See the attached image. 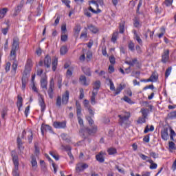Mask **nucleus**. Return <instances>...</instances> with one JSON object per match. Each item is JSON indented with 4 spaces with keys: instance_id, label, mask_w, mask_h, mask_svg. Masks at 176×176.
Instances as JSON below:
<instances>
[{
    "instance_id": "f257e3e1",
    "label": "nucleus",
    "mask_w": 176,
    "mask_h": 176,
    "mask_svg": "<svg viewBox=\"0 0 176 176\" xmlns=\"http://www.w3.org/2000/svg\"><path fill=\"white\" fill-rule=\"evenodd\" d=\"M20 48V40L18 37H14L12 41V46L10 52L11 60H16V53Z\"/></svg>"
},
{
    "instance_id": "f03ea898",
    "label": "nucleus",
    "mask_w": 176,
    "mask_h": 176,
    "mask_svg": "<svg viewBox=\"0 0 176 176\" xmlns=\"http://www.w3.org/2000/svg\"><path fill=\"white\" fill-rule=\"evenodd\" d=\"M94 5L95 8H96L97 10H95L94 9H93V7L89 6V10H90L91 12H92V13H94L95 14H97L98 13H101V10H100L98 8V5H100V6H104V1L102 0H97V1H89V5Z\"/></svg>"
},
{
    "instance_id": "7ed1b4c3",
    "label": "nucleus",
    "mask_w": 176,
    "mask_h": 176,
    "mask_svg": "<svg viewBox=\"0 0 176 176\" xmlns=\"http://www.w3.org/2000/svg\"><path fill=\"white\" fill-rule=\"evenodd\" d=\"M12 157L14 168L12 171V175L14 176H20V172L19 171V156L14 154V152L12 153Z\"/></svg>"
},
{
    "instance_id": "20e7f679",
    "label": "nucleus",
    "mask_w": 176,
    "mask_h": 176,
    "mask_svg": "<svg viewBox=\"0 0 176 176\" xmlns=\"http://www.w3.org/2000/svg\"><path fill=\"white\" fill-rule=\"evenodd\" d=\"M130 112L124 111L122 114L118 115L119 120V124L120 126H124V124H127V121L129 119H130Z\"/></svg>"
},
{
    "instance_id": "39448f33",
    "label": "nucleus",
    "mask_w": 176,
    "mask_h": 176,
    "mask_svg": "<svg viewBox=\"0 0 176 176\" xmlns=\"http://www.w3.org/2000/svg\"><path fill=\"white\" fill-rule=\"evenodd\" d=\"M97 133V126H94L91 129L89 128H82L81 129V135L84 138H86V136L87 134L91 135V134H96Z\"/></svg>"
},
{
    "instance_id": "423d86ee",
    "label": "nucleus",
    "mask_w": 176,
    "mask_h": 176,
    "mask_svg": "<svg viewBox=\"0 0 176 176\" xmlns=\"http://www.w3.org/2000/svg\"><path fill=\"white\" fill-rule=\"evenodd\" d=\"M25 135L28 136V141L29 144H31L34 138V133H32V130L29 129H27L26 131L25 130L23 131L21 138L24 139Z\"/></svg>"
},
{
    "instance_id": "0eeeda50",
    "label": "nucleus",
    "mask_w": 176,
    "mask_h": 176,
    "mask_svg": "<svg viewBox=\"0 0 176 176\" xmlns=\"http://www.w3.org/2000/svg\"><path fill=\"white\" fill-rule=\"evenodd\" d=\"M161 61L163 63V64H166L170 61V50H164V52L162 54Z\"/></svg>"
},
{
    "instance_id": "6e6552de",
    "label": "nucleus",
    "mask_w": 176,
    "mask_h": 176,
    "mask_svg": "<svg viewBox=\"0 0 176 176\" xmlns=\"http://www.w3.org/2000/svg\"><path fill=\"white\" fill-rule=\"evenodd\" d=\"M31 69H32V60L31 59H28L26 65L25 66V70L23 71V74L25 75H30Z\"/></svg>"
},
{
    "instance_id": "1a4fd4ad",
    "label": "nucleus",
    "mask_w": 176,
    "mask_h": 176,
    "mask_svg": "<svg viewBox=\"0 0 176 176\" xmlns=\"http://www.w3.org/2000/svg\"><path fill=\"white\" fill-rule=\"evenodd\" d=\"M86 168H89V165L86 163L80 162L76 166V173H81V171L86 170Z\"/></svg>"
},
{
    "instance_id": "9d476101",
    "label": "nucleus",
    "mask_w": 176,
    "mask_h": 176,
    "mask_svg": "<svg viewBox=\"0 0 176 176\" xmlns=\"http://www.w3.org/2000/svg\"><path fill=\"white\" fill-rule=\"evenodd\" d=\"M83 105L85 108V109L88 110V112L91 116H94V111H93V109L91 108V106L90 105V102L87 100H85L83 102Z\"/></svg>"
},
{
    "instance_id": "9b49d317",
    "label": "nucleus",
    "mask_w": 176,
    "mask_h": 176,
    "mask_svg": "<svg viewBox=\"0 0 176 176\" xmlns=\"http://www.w3.org/2000/svg\"><path fill=\"white\" fill-rule=\"evenodd\" d=\"M53 90H54V80L53 78H51L50 82V88L47 91V94L49 95L50 98H53Z\"/></svg>"
},
{
    "instance_id": "f8f14e48",
    "label": "nucleus",
    "mask_w": 176,
    "mask_h": 176,
    "mask_svg": "<svg viewBox=\"0 0 176 176\" xmlns=\"http://www.w3.org/2000/svg\"><path fill=\"white\" fill-rule=\"evenodd\" d=\"M69 100V91H65L62 96V104H63L64 105H67V104H68Z\"/></svg>"
},
{
    "instance_id": "ddd939ff",
    "label": "nucleus",
    "mask_w": 176,
    "mask_h": 176,
    "mask_svg": "<svg viewBox=\"0 0 176 176\" xmlns=\"http://www.w3.org/2000/svg\"><path fill=\"white\" fill-rule=\"evenodd\" d=\"M39 98H38V104L41 108V112H43L45 109H46V104H45V100H43V96L42 95L38 94Z\"/></svg>"
},
{
    "instance_id": "4468645a",
    "label": "nucleus",
    "mask_w": 176,
    "mask_h": 176,
    "mask_svg": "<svg viewBox=\"0 0 176 176\" xmlns=\"http://www.w3.org/2000/svg\"><path fill=\"white\" fill-rule=\"evenodd\" d=\"M50 65H52V58L49 55H47L44 58V66L46 68H50Z\"/></svg>"
},
{
    "instance_id": "2eb2a0df",
    "label": "nucleus",
    "mask_w": 176,
    "mask_h": 176,
    "mask_svg": "<svg viewBox=\"0 0 176 176\" xmlns=\"http://www.w3.org/2000/svg\"><path fill=\"white\" fill-rule=\"evenodd\" d=\"M42 135H45L46 131H52V126L46 124H42L41 127Z\"/></svg>"
},
{
    "instance_id": "dca6fc26",
    "label": "nucleus",
    "mask_w": 176,
    "mask_h": 176,
    "mask_svg": "<svg viewBox=\"0 0 176 176\" xmlns=\"http://www.w3.org/2000/svg\"><path fill=\"white\" fill-rule=\"evenodd\" d=\"M104 155H105V153L101 151L99 154L96 155V158L98 162L100 163H104L105 162V158L104 157Z\"/></svg>"
},
{
    "instance_id": "f3484780",
    "label": "nucleus",
    "mask_w": 176,
    "mask_h": 176,
    "mask_svg": "<svg viewBox=\"0 0 176 176\" xmlns=\"http://www.w3.org/2000/svg\"><path fill=\"white\" fill-rule=\"evenodd\" d=\"M67 126L65 122H54V127L55 129H64Z\"/></svg>"
},
{
    "instance_id": "a211bd4d",
    "label": "nucleus",
    "mask_w": 176,
    "mask_h": 176,
    "mask_svg": "<svg viewBox=\"0 0 176 176\" xmlns=\"http://www.w3.org/2000/svg\"><path fill=\"white\" fill-rule=\"evenodd\" d=\"M161 137L164 141L168 140V130L167 129L161 131Z\"/></svg>"
},
{
    "instance_id": "6ab92c4d",
    "label": "nucleus",
    "mask_w": 176,
    "mask_h": 176,
    "mask_svg": "<svg viewBox=\"0 0 176 176\" xmlns=\"http://www.w3.org/2000/svg\"><path fill=\"white\" fill-rule=\"evenodd\" d=\"M16 107H18V111H21V107H23V97L20 95H18L17 96Z\"/></svg>"
},
{
    "instance_id": "aec40b11",
    "label": "nucleus",
    "mask_w": 176,
    "mask_h": 176,
    "mask_svg": "<svg viewBox=\"0 0 176 176\" xmlns=\"http://www.w3.org/2000/svg\"><path fill=\"white\" fill-rule=\"evenodd\" d=\"M97 94H98V91H92V95L91 96V104L92 105H96L97 102L96 101V97H97Z\"/></svg>"
},
{
    "instance_id": "412c9836",
    "label": "nucleus",
    "mask_w": 176,
    "mask_h": 176,
    "mask_svg": "<svg viewBox=\"0 0 176 176\" xmlns=\"http://www.w3.org/2000/svg\"><path fill=\"white\" fill-rule=\"evenodd\" d=\"M76 114L77 116H82V107L80 106V103L76 101Z\"/></svg>"
},
{
    "instance_id": "4be33fe9",
    "label": "nucleus",
    "mask_w": 176,
    "mask_h": 176,
    "mask_svg": "<svg viewBox=\"0 0 176 176\" xmlns=\"http://www.w3.org/2000/svg\"><path fill=\"white\" fill-rule=\"evenodd\" d=\"M124 87H126L125 85H122V84H120L118 87H117L116 89H115L114 96H118V94H120V93L122 92V90H123Z\"/></svg>"
},
{
    "instance_id": "5701e85b",
    "label": "nucleus",
    "mask_w": 176,
    "mask_h": 176,
    "mask_svg": "<svg viewBox=\"0 0 176 176\" xmlns=\"http://www.w3.org/2000/svg\"><path fill=\"white\" fill-rule=\"evenodd\" d=\"M147 162L151 164L149 167L151 170H156L157 168V164L155 163L152 159L147 160Z\"/></svg>"
},
{
    "instance_id": "b1692460",
    "label": "nucleus",
    "mask_w": 176,
    "mask_h": 176,
    "mask_svg": "<svg viewBox=\"0 0 176 176\" xmlns=\"http://www.w3.org/2000/svg\"><path fill=\"white\" fill-rule=\"evenodd\" d=\"M157 79H159L157 74L156 72H153L148 80H150V82H157Z\"/></svg>"
},
{
    "instance_id": "393cba45",
    "label": "nucleus",
    "mask_w": 176,
    "mask_h": 176,
    "mask_svg": "<svg viewBox=\"0 0 176 176\" xmlns=\"http://www.w3.org/2000/svg\"><path fill=\"white\" fill-rule=\"evenodd\" d=\"M80 82L81 85H83V86H89V81H87V79L85 76H81L80 77Z\"/></svg>"
},
{
    "instance_id": "a878e982",
    "label": "nucleus",
    "mask_w": 176,
    "mask_h": 176,
    "mask_svg": "<svg viewBox=\"0 0 176 176\" xmlns=\"http://www.w3.org/2000/svg\"><path fill=\"white\" fill-rule=\"evenodd\" d=\"M41 86L43 89H47V80L46 77H43L41 80Z\"/></svg>"
},
{
    "instance_id": "bb28decb",
    "label": "nucleus",
    "mask_w": 176,
    "mask_h": 176,
    "mask_svg": "<svg viewBox=\"0 0 176 176\" xmlns=\"http://www.w3.org/2000/svg\"><path fill=\"white\" fill-rule=\"evenodd\" d=\"M101 86V82L100 80H97L94 84V89L93 91H97L98 93V89Z\"/></svg>"
},
{
    "instance_id": "cd10ccee",
    "label": "nucleus",
    "mask_w": 176,
    "mask_h": 176,
    "mask_svg": "<svg viewBox=\"0 0 176 176\" xmlns=\"http://www.w3.org/2000/svg\"><path fill=\"white\" fill-rule=\"evenodd\" d=\"M88 29L89 30V31H91V32H93V34H97L98 32V28H97V27L93 25H89L87 26Z\"/></svg>"
},
{
    "instance_id": "c85d7f7f",
    "label": "nucleus",
    "mask_w": 176,
    "mask_h": 176,
    "mask_svg": "<svg viewBox=\"0 0 176 176\" xmlns=\"http://www.w3.org/2000/svg\"><path fill=\"white\" fill-rule=\"evenodd\" d=\"M134 39L137 41V42L140 45V46H142V39H141V37L138 35L136 32H134Z\"/></svg>"
},
{
    "instance_id": "c756f323",
    "label": "nucleus",
    "mask_w": 176,
    "mask_h": 176,
    "mask_svg": "<svg viewBox=\"0 0 176 176\" xmlns=\"http://www.w3.org/2000/svg\"><path fill=\"white\" fill-rule=\"evenodd\" d=\"M58 64V59L57 58H55L52 63V71H56L57 69V65Z\"/></svg>"
},
{
    "instance_id": "7c9ffc66",
    "label": "nucleus",
    "mask_w": 176,
    "mask_h": 176,
    "mask_svg": "<svg viewBox=\"0 0 176 176\" xmlns=\"http://www.w3.org/2000/svg\"><path fill=\"white\" fill-rule=\"evenodd\" d=\"M13 64H12V73L14 74V75L16 74V71H17V60H16V58L14 60H13Z\"/></svg>"
},
{
    "instance_id": "2f4dec72",
    "label": "nucleus",
    "mask_w": 176,
    "mask_h": 176,
    "mask_svg": "<svg viewBox=\"0 0 176 176\" xmlns=\"http://www.w3.org/2000/svg\"><path fill=\"white\" fill-rule=\"evenodd\" d=\"M137 61H138L137 58H135L133 60L125 61V64H128V65H130L131 67H134V65L137 64Z\"/></svg>"
},
{
    "instance_id": "473e14b6",
    "label": "nucleus",
    "mask_w": 176,
    "mask_h": 176,
    "mask_svg": "<svg viewBox=\"0 0 176 176\" xmlns=\"http://www.w3.org/2000/svg\"><path fill=\"white\" fill-rule=\"evenodd\" d=\"M31 159V164L32 167H36L38 166V162H36V157H35V155H32Z\"/></svg>"
},
{
    "instance_id": "72a5a7b5",
    "label": "nucleus",
    "mask_w": 176,
    "mask_h": 176,
    "mask_svg": "<svg viewBox=\"0 0 176 176\" xmlns=\"http://www.w3.org/2000/svg\"><path fill=\"white\" fill-rule=\"evenodd\" d=\"M169 151L170 152H173V151L176 150L175 143L173 142H168Z\"/></svg>"
},
{
    "instance_id": "f704fd0d",
    "label": "nucleus",
    "mask_w": 176,
    "mask_h": 176,
    "mask_svg": "<svg viewBox=\"0 0 176 176\" xmlns=\"http://www.w3.org/2000/svg\"><path fill=\"white\" fill-rule=\"evenodd\" d=\"M6 13H8V8H3L0 10V20L5 17Z\"/></svg>"
},
{
    "instance_id": "c9c22d12",
    "label": "nucleus",
    "mask_w": 176,
    "mask_h": 176,
    "mask_svg": "<svg viewBox=\"0 0 176 176\" xmlns=\"http://www.w3.org/2000/svg\"><path fill=\"white\" fill-rule=\"evenodd\" d=\"M81 30H82V27H80V25H76L74 29L75 35H77V36L79 35V32H80Z\"/></svg>"
},
{
    "instance_id": "e433bc0d",
    "label": "nucleus",
    "mask_w": 176,
    "mask_h": 176,
    "mask_svg": "<svg viewBox=\"0 0 176 176\" xmlns=\"http://www.w3.org/2000/svg\"><path fill=\"white\" fill-rule=\"evenodd\" d=\"M60 54L62 56H64V54H67L68 52V48L67 47V46L63 45L60 47Z\"/></svg>"
},
{
    "instance_id": "4c0bfd02",
    "label": "nucleus",
    "mask_w": 176,
    "mask_h": 176,
    "mask_svg": "<svg viewBox=\"0 0 176 176\" xmlns=\"http://www.w3.org/2000/svg\"><path fill=\"white\" fill-rule=\"evenodd\" d=\"M107 80L109 83L110 90H111V91H115V85L113 84V81L109 78H107Z\"/></svg>"
},
{
    "instance_id": "58836bf2",
    "label": "nucleus",
    "mask_w": 176,
    "mask_h": 176,
    "mask_svg": "<svg viewBox=\"0 0 176 176\" xmlns=\"http://www.w3.org/2000/svg\"><path fill=\"white\" fill-rule=\"evenodd\" d=\"M124 24L125 22L124 21H122L120 23V34H123V32H124Z\"/></svg>"
},
{
    "instance_id": "ea45409f",
    "label": "nucleus",
    "mask_w": 176,
    "mask_h": 176,
    "mask_svg": "<svg viewBox=\"0 0 176 176\" xmlns=\"http://www.w3.org/2000/svg\"><path fill=\"white\" fill-rule=\"evenodd\" d=\"M122 100H124L125 102H127V104H130L131 105H132V104H135V102L133 100H131V99L128 96H124Z\"/></svg>"
},
{
    "instance_id": "a19ab883",
    "label": "nucleus",
    "mask_w": 176,
    "mask_h": 176,
    "mask_svg": "<svg viewBox=\"0 0 176 176\" xmlns=\"http://www.w3.org/2000/svg\"><path fill=\"white\" fill-rule=\"evenodd\" d=\"M82 71H83L84 74H85V75H87V76H91V72H90V68L84 67L82 69Z\"/></svg>"
},
{
    "instance_id": "79ce46f5",
    "label": "nucleus",
    "mask_w": 176,
    "mask_h": 176,
    "mask_svg": "<svg viewBox=\"0 0 176 176\" xmlns=\"http://www.w3.org/2000/svg\"><path fill=\"white\" fill-rule=\"evenodd\" d=\"M139 156L142 160H144L145 162H148V160H151V158H149V157H148L142 153H139Z\"/></svg>"
},
{
    "instance_id": "37998d69",
    "label": "nucleus",
    "mask_w": 176,
    "mask_h": 176,
    "mask_svg": "<svg viewBox=\"0 0 176 176\" xmlns=\"http://www.w3.org/2000/svg\"><path fill=\"white\" fill-rule=\"evenodd\" d=\"M28 76H30V75H26L25 74H23L22 76V83L26 84L28 82Z\"/></svg>"
},
{
    "instance_id": "c03bdc74",
    "label": "nucleus",
    "mask_w": 176,
    "mask_h": 176,
    "mask_svg": "<svg viewBox=\"0 0 176 176\" xmlns=\"http://www.w3.org/2000/svg\"><path fill=\"white\" fill-rule=\"evenodd\" d=\"M173 70V67H169L166 69V72H165V78H168L171 74V71Z\"/></svg>"
},
{
    "instance_id": "a18cd8bd",
    "label": "nucleus",
    "mask_w": 176,
    "mask_h": 176,
    "mask_svg": "<svg viewBox=\"0 0 176 176\" xmlns=\"http://www.w3.org/2000/svg\"><path fill=\"white\" fill-rule=\"evenodd\" d=\"M109 155H115L117 153V150L115 148H110L107 150Z\"/></svg>"
},
{
    "instance_id": "49530a36",
    "label": "nucleus",
    "mask_w": 176,
    "mask_h": 176,
    "mask_svg": "<svg viewBox=\"0 0 176 176\" xmlns=\"http://www.w3.org/2000/svg\"><path fill=\"white\" fill-rule=\"evenodd\" d=\"M21 9H23V7L18 6L15 9L13 16H14V17H16V16H17V14H19V12H21Z\"/></svg>"
},
{
    "instance_id": "de8ad7c7",
    "label": "nucleus",
    "mask_w": 176,
    "mask_h": 176,
    "mask_svg": "<svg viewBox=\"0 0 176 176\" xmlns=\"http://www.w3.org/2000/svg\"><path fill=\"white\" fill-rule=\"evenodd\" d=\"M170 138L171 140V141H174V137H175L176 134H175V131H174V130H173V129H170Z\"/></svg>"
},
{
    "instance_id": "09e8293b",
    "label": "nucleus",
    "mask_w": 176,
    "mask_h": 176,
    "mask_svg": "<svg viewBox=\"0 0 176 176\" xmlns=\"http://www.w3.org/2000/svg\"><path fill=\"white\" fill-rule=\"evenodd\" d=\"M57 83H58V87L59 89H61V87L63 86V77L61 76H58V81H57Z\"/></svg>"
},
{
    "instance_id": "8fccbe9b",
    "label": "nucleus",
    "mask_w": 176,
    "mask_h": 176,
    "mask_svg": "<svg viewBox=\"0 0 176 176\" xmlns=\"http://www.w3.org/2000/svg\"><path fill=\"white\" fill-rule=\"evenodd\" d=\"M153 130H155V126H153V125L150 126V129L148 128V126H146V129H144V133L146 134V133H148L149 131H153Z\"/></svg>"
},
{
    "instance_id": "3c124183",
    "label": "nucleus",
    "mask_w": 176,
    "mask_h": 176,
    "mask_svg": "<svg viewBox=\"0 0 176 176\" xmlns=\"http://www.w3.org/2000/svg\"><path fill=\"white\" fill-rule=\"evenodd\" d=\"M146 117H140L138 120V123L142 124V123H145V122H146Z\"/></svg>"
},
{
    "instance_id": "603ef678",
    "label": "nucleus",
    "mask_w": 176,
    "mask_h": 176,
    "mask_svg": "<svg viewBox=\"0 0 176 176\" xmlns=\"http://www.w3.org/2000/svg\"><path fill=\"white\" fill-rule=\"evenodd\" d=\"M128 47L129 49V50H131V52H134L135 49H134V43H133V41H130L128 44Z\"/></svg>"
},
{
    "instance_id": "864d4df0",
    "label": "nucleus",
    "mask_w": 176,
    "mask_h": 176,
    "mask_svg": "<svg viewBox=\"0 0 176 176\" xmlns=\"http://www.w3.org/2000/svg\"><path fill=\"white\" fill-rule=\"evenodd\" d=\"M133 25L136 28H140V27H141V23H140V21L137 19H135Z\"/></svg>"
},
{
    "instance_id": "5fc2aeb1",
    "label": "nucleus",
    "mask_w": 176,
    "mask_h": 176,
    "mask_svg": "<svg viewBox=\"0 0 176 176\" xmlns=\"http://www.w3.org/2000/svg\"><path fill=\"white\" fill-rule=\"evenodd\" d=\"M141 113H142V116L144 118H147V116H148V109H141Z\"/></svg>"
},
{
    "instance_id": "6e6d98bb",
    "label": "nucleus",
    "mask_w": 176,
    "mask_h": 176,
    "mask_svg": "<svg viewBox=\"0 0 176 176\" xmlns=\"http://www.w3.org/2000/svg\"><path fill=\"white\" fill-rule=\"evenodd\" d=\"M56 107L60 108L61 107V96H58L56 99Z\"/></svg>"
},
{
    "instance_id": "4d7b16f0",
    "label": "nucleus",
    "mask_w": 176,
    "mask_h": 176,
    "mask_svg": "<svg viewBox=\"0 0 176 176\" xmlns=\"http://www.w3.org/2000/svg\"><path fill=\"white\" fill-rule=\"evenodd\" d=\"M82 116H77L78 124H80V127H83V120L81 118Z\"/></svg>"
},
{
    "instance_id": "13d9d810",
    "label": "nucleus",
    "mask_w": 176,
    "mask_h": 176,
    "mask_svg": "<svg viewBox=\"0 0 176 176\" xmlns=\"http://www.w3.org/2000/svg\"><path fill=\"white\" fill-rule=\"evenodd\" d=\"M61 1L67 6V8H71L69 5L71 3V1L69 0H61Z\"/></svg>"
},
{
    "instance_id": "bf43d9fd",
    "label": "nucleus",
    "mask_w": 176,
    "mask_h": 176,
    "mask_svg": "<svg viewBox=\"0 0 176 176\" xmlns=\"http://www.w3.org/2000/svg\"><path fill=\"white\" fill-rule=\"evenodd\" d=\"M102 54L105 57H108V54L107 53V47H102Z\"/></svg>"
},
{
    "instance_id": "052dcab7",
    "label": "nucleus",
    "mask_w": 176,
    "mask_h": 176,
    "mask_svg": "<svg viewBox=\"0 0 176 176\" xmlns=\"http://www.w3.org/2000/svg\"><path fill=\"white\" fill-rule=\"evenodd\" d=\"M68 40V36L65 34H62L61 35V41L63 42H67V41Z\"/></svg>"
},
{
    "instance_id": "680f3d73",
    "label": "nucleus",
    "mask_w": 176,
    "mask_h": 176,
    "mask_svg": "<svg viewBox=\"0 0 176 176\" xmlns=\"http://www.w3.org/2000/svg\"><path fill=\"white\" fill-rule=\"evenodd\" d=\"M118 32H116V33L113 34V36H112V38H111V41L113 43H116V40L118 39Z\"/></svg>"
},
{
    "instance_id": "e2e57ef3",
    "label": "nucleus",
    "mask_w": 176,
    "mask_h": 176,
    "mask_svg": "<svg viewBox=\"0 0 176 176\" xmlns=\"http://www.w3.org/2000/svg\"><path fill=\"white\" fill-rule=\"evenodd\" d=\"M17 144H18V148L19 149H21V145H23V142H21V139H20L19 137L17 138L16 139Z\"/></svg>"
},
{
    "instance_id": "0e129e2a",
    "label": "nucleus",
    "mask_w": 176,
    "mask_h": 176,
    "mask_svg": "<svg viewBox=\"0 0 176 176\" xmlns=\"http://www.w3.org/2000/svg\"><path fill=\"white\" fill-rule=\"evenodd\" d=\"M150 156L153 157V159H157L159 157V155L153 151L150 152Z\"/></svg>"
},
{
    "instance_id": "69168bd1",
    "label": "nucleus",
    "mask_w": 176,
    "mask_h": 176,
    "mask_svg": "<svg viewBox=\"0 0 176 176\" xmlns=\"http://www.w3.org/2000/svg\"><path fill=\"white\" fill-rule=\"evenodd\" d=\"M174 0H165L164 4L166 6H171Z\"/></svg>"
},
{
    "instance_id": "338daca9",
    "label": "nucleus",
    "mask_w": 176,
    "mask_h": 176,
    "mask_svg": "<svg viewBox=\"0 0 176 176\" xmlns=\"http://www.w3.org/2000/svg\"><path fill=\"white\" fill-rule=\"evenodd\" d=\"M168 116L170 118V119H174V118H176V111L170 112L168 114Z\"/></svg>"
},
{
    "instance_id": "774afa93",
    "label": "nucleus",
    "mask_w": 176,
    "mask_h": 176,
    "mask_svg": "<svg viewBox=\"0 0 176 176\" xmlns=\"http://www.w3.org/2000/svg\"><path fill=\"white\" fill-rule=\"evenodd\" d=\"M109 61H110L111 64H115V63H116V60L115 59V56H111L109 57Z\"/></svg>"
}]
</instances>
